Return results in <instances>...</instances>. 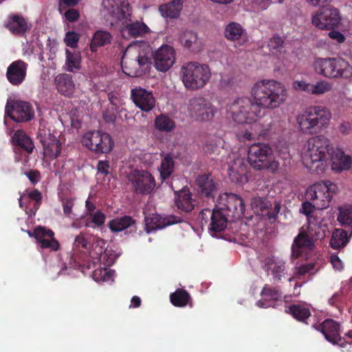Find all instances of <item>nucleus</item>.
<instances>
[{
	"label": "nucleus",
	"mask_w": 352,
	"mask_h": 352,
	"mask_svg": "<svg viewBox=\"0 0 352 352\" xmlns=\"http://www.w3.org/2000/svg\"><path fill=\"white\" fill-rule=\"evenodd\" d=\"M283 42L284 41L282 37L278 35H274L270 38L268 46L270 48V50L274 53L272 50H279L280 47H282Z\"/></svg>",
	"instance_id": "680f3d73"
},
{
	"label": "nucleus",
	"mask_w": 352,
	"mask_h": 352,
	"mask_svg": "<svg viewBox=\"0 0 352 352\" xmlns=\"http://www.w3.org/2000/svg\"><path fill=\"white\" fill-rule=\"evenodd\" d=\"M338 221L342 226L348 228L352 234V208H340Z\"/></svg>",
	"instance_id": "3c124183"
},
{
	"label": "nucleus",
	"mask_w": 352,
	"mask_h": 352,
	"mask_svg": "<svg viewBox=\"0 0 352 352\" xmlns=\"http://www.w3.org/2000/svg\"><path fill=\"white\" fill-rule=\"evenodd\" d=\"M248 162L256 170L276 172L279 162L276 160L272 147L268 144L254 143L249 146Z\"/></svg>",
	"instance_id": "0eeeda50"
},
{
	"label": "nucleus",
	"mask_w": 352,
	"mask_h": 352,
	"mask_svg": "<svg viewBox=\"0 0 352 352\" xmlns=\"http://www.w3.org/2000/svg\"><path fill=\"white\" fill-rule=\"evenodd\" d=\"M312 66L317 74L329 79L349 78L352 76V67L349 62L340 57H316Z\"/></svg>",
	"instance_id": "39448f33"
},
{
	"label": "nucleus",
	"mask_w": 352,
	"mask_h": 352,
	"mask_svg": "<svg viewBox=\"0 0 352 352\" xmlns=\"http://www.w3.org/2000/svg\"><path fill=\"white\" fill-rule=\"evenodd\" d=\"M220 200L224 202H219L218 206L230 217V221L242 217L245 212V204L241 197L234 193H226L220 197Z\"/></svg>",
	"instance_id": "dca6fc26"
},
{
	"label": "nucleus",
	"mask_w": 352,
	"mask_h": 352,
	"mask_svg": "<svg viewBox=\"0 0 352 352\" xmlns=\"http://www.w3.org/2000/svg\"><path fill=\"white\" fill-rule=\"evenodd\" d=\"M170 300L171 303L178 307H185L190 300L189 293L183 289H177L170 294Z\"/></svg>",
	"instance_id": "c03bdc74"
},
{
	"label": "nucleus",
	"mask_w": 352,
	"mask_h": 352,
	"mask_svg": "<svg viewBox=\"0 0 352 352\" xmlns=\"http://www.w3.org/2000/svg\"><path fill=\"white\" fill-rule=\"evenodd\" d=\"M5 26L12 34L19 36H23L30 30L25 19L19 14L9 15Z\"/></svg>",
	"instance_id": "c85d7f7f"
},
{
	"label": "nucleus",
	"mask_w": 352,
	"mask_h": 352,
	"mask_svg": "<svg viewBox=\"0 0 352 352\" xmlns=\"http://www.w3.org/2000/svg\"><path fill=\"white\" fill-rule=\"evenodd\" d=\"M74 245L76 248H82L85 250H89L90 248V242L88 239L85 237L84 233L80 232L75 238Z\"/></svg>",
	"instance_id": "13d9d810"
},
{
	"label": "nucleus",
	"mask_w": 352,
	"mask_h": 352,
	"mask_svg": "<svg viewBox=\"0 0 352 352\" xmlns=\"http://www.w3.org/2000/svg\"><path fill=\"white\" fill-rule=\"evenodd\" d=\"M175 162L172 153H166L162 160L159 168L160 177L162 180L168 179L174 171Z\"/></svg>",
	"instance_id": "ea45409f"
},
{
	"label": "nucleus",
	"mask_w": 352,
	"mask_h": 352,
	"mask_svg": "<svg viewBox=\"0 0 352 352\" xmlns=\"http://www.w3.org/2000/svg\"><path fill=\"white\" fill-rule=\"evenodd\" d=\"M110 165L109 162L107 160H100L97 164V170L98 173L103 174L104 176H107L109 173Z\"/></svg>",
	"instance_id": "69168bd1"
},
{
	"label": "nucleus",
	"mask_w": 352,
	"mask_h": 352,
	"mask_svg": "<svg viewBox=\"0 0 352 352\" xmlns=\"http://www.w3.org/2000/svg\"><path fill=\"white\" fill-rule=\"evenodd\" d=\"M135 59L136 60H133L130 63L138 65V67L142 71V73L146 70L151 64L150 58L145 55L139 54Z\"/></svg>",
	"instance_id": "4d7b16f0"
},
{
	"label": "nucleus",
	"mask_w": 352,
	"mask_h": 352,
	"mask_svg": "<svg viewBox=\"0 0 352 352\" xmlns=\"http://www.w3.org/2000/svg\"><path fill=\"white\" fill-rule=\"evenodd\" d=\"M314 209H317L314 203L311 201L307 200L302 204L300 212L306 215L307 219L308 225H318L321 223L320 219L312 215Z\"/></svg>",
	"instance_id": "37998d69"
},
{
	"label": "nucleus",
	"mask_w": 352,
	"mask_h": 352,
	"mask_svg": "<svg viewBox=\"0 0 352 352\" xmlns=\"http://www.w3.org/2000/svg\"><path fill=\"white\" fill-rule=\"evenodd\" d=\"M102 6L107 12V21L111 25H120L123 37L137 38L148 32L149 28L144 23L131 21L130 5L126 0H102Z\"/></svg>",
	"instance_id": "f03ea898"
},
{
	"label": "nucleus",
	"mask_w": 352,
	"mask_h": 352,
	"mask_svg": "<svg viewBox=\"0 0 352 352\" xmlns=\"http://www.w3.org/2000/svg\"><path fill=\"white\" fill-rule=\"evenodd\" d=\"M175 203L177 208L182 212L189 213L195 206V200L189 188H184L175 193Z\"/></svg>",
	"instance_id": "cd10ccee"
},
{
	"label": "nucleus",
	"mask_w": 352,
	"mask_h": 352,
	"mask_svg": "<svg viewBox=\"0 0 352 352\" xmlns=\"http://www.w3.org/2000/svg\"><path fill=\"white\" fill-rule=\"evenodd\" d=\"M312 327L320 331L329 342L334 345H338L343 350L349 351L345 336L341 337L340 335V326L338 322L332 319H326L321 324H315Z\"/></svg>",
	"instance_id": "ddd939ff"
},
{
	"label": "nucleus",
	"mask_w": 352,
	"mask_h": 352,
	"mask_svg": "<svg viewBox=\"0 0 352 352\" xmlns=\"http://www.w3.org/2000/svg\"><path fill=\"white\" fill-rule=\"evenodd\" d=\"M331 157V168L340 172L350 168L351 158L338 150L333 155V148L329 139L324 135H317L308 140V149L302 157L305 166L313 173L320 174L324 170V161Z\"/></svg>",
	"instance_id": "f257e3e1"
},
{
	"label": "nucleus",
	"mask_w": 352,
	"mask_h": 352,
	"mask_svg": "<svg viewBox=\"0 0 352 352\" xmlns=\"http://www.w3.org/2000/svg\"><path fill=\"white\" fill-rule=\"evenodd\" d=\"M111 39L112 36L109 32L104 30L96 31L93 36L90 44L91 52H96L98 47L110 43Z\"/></svg>",
	"instance_id": "4c0bfd02"
},
{
	"label": "nucleus",
	"mask_w": 352,
	"mask_h": 352,
	"mask_svg": "<svg viewBox=\"0 0 352 352\" xmlns=\"http://www.w3.org/2000/svg\"><path fill=\"white\" fill-rule=\"evenodd\" d=\"M245 30L241 24L236 22H230L224 29L225 38L230 41H236L241 39Z\"/></svg>",
	"instance_id": "58836bf2"
},
{
	"label": "nucleus",
	"mask_w": 352,
	"mask_h": 352,
	"mask_svg": "<svg viewBox=\"0 0 352 352\" xmlns=\"http://www.w3.org/2000/svg\"><path fill=\"white\" fill-rule=\"evenodd\" d=\"M255 204L259 208L263 216H265L269 220L276 221L280 210V204L277 201L272 203L267 199L258 197L256 199Z\"/></svg>",
	"instance_id": "c756f323"
},
{
	"label": "nucleus",
	"mask_w": 352,
	"mask_h": 352,
	"mask_svg": "<svg viewBox=\"0 0 352 352\" xmlns=\"http://www.w3.org/2000/svg\"><path fill=\"white\" fill-rule=\"evenodd\" d=\"M252 95L260 109H274L285 102L287 91L280 82L262 80L254 85Z\"/></svg>",
	"instance_id": "7ed1b4c3"
},
{
	"label": "nucleus",
	"mask_w": 352,
	"mask_h": 352,
	"mask_svg": "<svg viewBox=\"0 0 352 352\" xmlns=\"http://www.w3.org/2000/svg\"><path fill=\"white\" fill-rule=\"evenodd\" d=\"M289 313L298 321L308 324L307 319L311 316L309 308L301 305H293L289 307Z\"/></svg>",
	"instance_id": "79ce46f5"
},
{
	"label": "nucleus",
	"mask_w": 352,
	"mask_h": 352,
	"mask_svg": "<svg viewBox=\"0 0 352 352\" xmlns=\"http://www.w3.org/2000/svg\"><path fill=\"white\" fill-rule=\"evenodd\" d=\"M293 87L296 90H301L311 94L312 84L307 83L305 81H295Z\"/></svg>",
	"instance_id": "0e129e2a"
},
{
	"label": "nucleus",
	"mask_w": 352,
	"mask_h": 352,
	"mask_svg": "<svg viewBox=\"0 0 352 352\" xmlns=\"http://www.w3.org/2000/svg\"><path fill=\"white\" fill-rule=\"evenodd\" d=\"M230 110L234 121L238 124L255 122L258 118L261 117V109L248 97L234 100Z\"/></svg>",
	"instance_id": "1a4fd4ad"
},
{
	"label": "nucleus",
	"mask_w": 352,
	"mask_h": 352,
	"mask_svg": "<svg viewBox=\"0 0 352 352\" xmlns=\"http://www.w3.org/2000/svg\"><path fill=\"white\" fill-rule=\"evenodd\" d=\"M184 0H171L159 6V12L164 18L177 19L183 8Z\"/></svg>",
	"instance_id": "473e14b6"
},
{
	"label": "nucleus",
	"mask_w": 352,
	"mask_h": 352,
	"mask_svg": "<svg viewBox=\"0 0 352 352\" xmlns=\"http://www.w3.org/2000/svg\"><path fill=\"white\" fill-rule=\"evenodd\" d=\"M153 57L155 69L166 72L175 62V51L170 45H162L153 53Z\"/></svg>",
	"instance_id": "aec40b11"
},
{
	"label": "nucleus",
	"mask_w": 352,
	"mask_h": 352,
	"mask_svg": "<svg viewBox=\"0 0 352 352\" xmlns=\"http://www.w3.org/2000/svg\"><path fill=\"white\" fill-rule=\"evenodd\" d=\"M188 110L190 115L197 120L207 121L214 116L211 102L204 97H194L190 99Z\"/></svg>",
	"instance_id": "f3484780"
},
{
	"label": "nucleus",
	"mask_w": 352,
	"mask_h": 352,
	"mask_svg": "<svg viewBox=\"0 0 352 352\" xmlns=\"http://www.w3.org/2000/svg\"><path fill=\"white\" fill-rule=\"evenodd\" d=\"M201 226H208L213 232H219L227 227L228 222L230 221V217L227 216L225 211L221 210L218 206L210 210L203 209L199 214Z\"/></svg>",
	"instance_id": "f8f14e48"
},
{
	"label": "nucleus",
	"mask_w": 352,
	"mask_h": 352,
	"mask_svg": "<svg viewBox=\"0 0 352 352\" xmlns=\"http://www.w3.org/2000/svg\"><path fill=\"white\" fill-rule=\"evenodd\" d=\"M42 202V194L38 189L29 191L26 189L20 192L19 207L24 209L30 216L35 215Z\"/></svg>",
	"instance_id": "412c9836"
},
{
	"label": "nucleus",
	"mask_w": 352,
	"mask_h": 352,
	"mask_svg": "<svg viewBox=\"0 0 352 352\" xmlns=\"http://www.w3.org/2000/svg\"><path fill=\"white\" fill-rule=\"evenodd\" d=\"M180 43L190 52L197 53L202 48V42L197 36V33L191 30L184 31L179 38Z\"/></svg>",
	"instance_id": "2f4dec72"
},
{
	"label": "nucleus",
	"mask_w": 352,
	"mask_h": 352,
	"mask_svg": "<svg viewBox=\"0 0 352 352\" xmlns=\"http://www.w3.org/2000/svg\"><path fill=\"white\" fill-rule=\"evenodd\" d=\"M131 98L137 107L145 112L151 111L156 104V99L151 91L142 87L131 90Z\"/></svg>",
	"instance_id": "4be33fe9"
},
{
	"label": "nucleus",
	"mask_w": 352,
	"mask_h": 352,
	"mask_svg": "<svg viewBox=\"0 0 352 352\" xmlns=\"http://www.w3.org/2000/svg\"><path fill=\"white\" fill-rule=\"evenodd\" d=\"M315 267L316 264L312 262L296 266L294 272V276L288 278V281L292 283L295 279H300L307 274H315V272H312V271L315 270Z\"/></svg>",
	"instance_id": "de8ad7c7"
},
{
	"label": "nucleus",
	"mask_w": 352,
	"mask_h": 352,
	"mask_svg": "<svg viewBox=\"0 0 352 352\" xmlns=\"http://www.w3.org/2000/svg\"><path fill=\"white\" fill-rule=\"evenodd\" d=\"M221 140L218 138H210L204 146V151L207 155H219L221 148Z\"/></svg>",
	"instance_id": "864d4df0"
},
{
	"label": "nucleus",
	"mask_w": 352,
	"mask_h": 352,
	"mask_svg": "<svg viewBox=\"0 0 352 352\" xmlns=\"http://www.w3.org/2000/svg\"><path fill=\"white\" fill-rule=\"evenodd\" d=\"M40 142L43 148V155L50 160L57 158L61 153V143L55 135L49 133L41 135Z\"/></svg>",
	"instance_id": "bb28decb"
},
{
	"label": "nucleus",
	"mask_w": 352,
	"mask_h": 352,
	"mask_svg": "<svg viewBox=\"0 0 352 352\" xmlns=\"http://www.w3.org/2000/svg\"><path fill=\"white\" fill-rule=\"evenodd\" d=\"M28 64L22 60L12 62L7 68L6 77L14 86L20 85L25 79Z\"/></svg>",
	"instance_id": "a878e982"
},
{
	"label": "nucleus",
	"mask_w": 352,
	"mask_h": 352,
	"mask_svg": "<svg viewBox=\"0 0 352 352\" xmlns=\"http://www.w3.org/2000/svg\"><path fill=\"white\" fill-rule=\"evenodd\" d=\"M56 88L61 94L69 95L74 89L72 76L67 74H60L55 78Z\"/></svg>",
	"instance_id": "c9c22d12"
},
{
	"label": "nucleus",
	"mask_w": 352,
	"mask_h": 352,
	"mask_svg": "<svg viewBox=\"0 0 352 352\" xmlns=\"http://www.w3.org/2000/svg\"><path fill=\"white\" fill-rule=\"evenodd\" d=\"M242 161L240 159H238L234 162V164L230 166L228 168V174L232 180H236L238 182L239 177L242 175V170L243 167H241Z\"/></svg>",
	"instance_id": "6e6d98bb"
},
{
	"label": "nucleus",
	"mask_w": 352,
	"mask_h": 352,
	"mask_svg": "<svg viewBox=\"0 0 352 352\" xmlns=\"http://www.w3.org/2000/svg\"><path fill=\"white\" fill-rule=\"evenodd\" d=\"M34 238L41 249L56 252L60 249V243L54 237L52 230L38 226L34 228Z\"/></svg>",
	"instance_id": "b1692460"
},
{
	"label": "nucleus",
	"mask_w": 352,
	"mask_h": 352,
	"mask_svg": "<svg viewBox=\"0 0 352 352\" xmlns=\"http://www.w3.org/2000/svg\"><path fill=\"white\" fill-rule=\"evenodd\" d=\"M179 75L184 87L192 91L203 88L211 78L209 66L196 61L184 64Z\"/></svg>",
	"instance_id": "423d86ee"
},
{
	"label": "nucleus",
	"mask_w": 352,
	"mask_h": 352,
	"mask_svg": "<svg viewBox=\"0 0 352 352\" xmlns=\"http://www.w3.org/2000/svg\"><path fill=\"white\" fill-rule=\"evenodd\" d=\"M333 85L327 80H320L316 84H312L311 94L322 95L332 89Z\"/></svg>",
	"instance_id": "5fc2aeb1"
},
{
	"label": "nucleus",
	"mask_w": 352,
	"mask_h": 352,
	"mask_svg": "<svg viewBox=\"0 0 352 352\" xmlns=\"http://www.w3.org/2000/svg\"><path fill=\"white\" fill-rule=\"evenodd\" d=\"M79 16L80 14L78 11L73 8L69 9L65 13L66 19L70 22H74L77 21L79 18Z\"/></svg>",
	"instance_id": "338daca9"
},
{
	"label": "nucleus",
	"mask_w": 352,
	"mask_h": 352,
	"mask_svg": "<svg viewBox=\"0 0 352 352\" xmlns=\"http://www.w3.org/2000/svg\"><path fill=\"white\" fill-rule=\"evenodd\" d=\"M63 212L67 217H70L72 213V208L74 206V199L66 197L62 199Z\"/></svg>",
	"instance_id": "052dcab7"
},
{
	"label": "nucleus",
	"mask_w": 352,
	"mask_h": 352,
	"mask_svg": "<svg viewBox=\"0 0 352 352\" xmlns=\"http://www.w3.org/2000/svg\"><path fill=\"white\" fill-rule=\"evenodd\" d=\"M133 60H136V59H128L126 58H122V68L123 72L130 76H138L142 75V71L138 69V65L135 63H130Z\"/></svg>",
	"instance_id": "603ef678"
},
{
	"label": "nucleus",
	"mask_w": 352,
	"mask_h": 352,
	"mask_svg": "<svg viewBox=\"0 0 352 352\" xmlns=\"http://www.w3.org/2000/svg\"><path fill=\"white\" fill-rule=\"evenodd\" d=\"M135 225V220L131 216L124 215L117 217L108 223V228L111 232L116 233L123 231Z\"/></svg>",
	"instance_id": "72a5a7b5"
},
{
	"label": "nucleus",
	"mask_w": 352,
	"mask_h": 352,
	"mask_svg": "<svg viewBox=\"0 0 352 352\" xmlns=\"http://www.w3.org/2000/svg\"><path fill=\"white\" fill-rule=\"evenodd\" d=\"M65 69L69 72L75 73L80 69L81 56L77 51L72 52L68 49L65 50Z\"/></svg>",
	"instance_id": "e433bc0d"
},
{
	"label": "nucleus",
	"mask_w": 352,
	"mask_h": 352,
	"mask_svg": "<svg viewBox=\"0 0 352 352\" xmlns=\"http://www.w3.org/2000/svg\"><path fill=\"white\" fill-rule=\"evenodd\" d=\"M81 142L84 146L97 154L110 153L114 144L109 134L98 130L85 133Z\"/></svg>",
	"instance_id": "9b49d317"
},
{
	"label": "nucleus",
	"mask_w": 352,
	"mask_h": 352,
	"mask_svg": "<svg viewBox=\"0 0 352 352\" xmlns=\"http://www.w3.org/2000/svg\"><path fill=\"white\" fill-rule=\"evenodd\" d=\"M105 219L106 214L98 210L86 218L85 226L91 228L100 227L104 225Z\"/></svg>",
	"instance_id": "09e8293b"
},
{
	"label": "nucleus",
	"mask_w": 352,
	"mask_h": 352,
	"mask_svg": "<svg viewBox=\"0 0 352 352\" xmlns=\"http://www.w3.org/2000/svg\"><path fill=\"white\" fill-rule=\"evenodd\" d=\"M182 217L169 214L162 216L159 214H153L145 218V229L147 233L151 231L162 229L166 226L182 223Z\"/></svg>",
	"instance_id": "5701e85b"
},
{
	"label": "nucleus",
	"mask_w": 352,
	"mask_h": 352,
	"mask_svg": "<svg viewBox=\"0 0 352 352\" xmlns=\"http://www.w3.org/2000/svg\"><path fill=\"white\" fill-rule=\"evenodd\" d=\"M195 186L200 198L214 200L218 190V183L212 174L199 175L195 179Z\"/></svg>",
	"instance_id": "6ab92c4d"
},
{
	"label": "nucleus",
	"mask_w": 352,
	"mask_h": 352,
	"mask_svg": "<svg viewBox=\"0 0 352 352\" xmlns=\"http://www.w3.org/2000/svg\"><path fill=\"white\" fill-rule=\"evenodd\" d=\"M104 245L105 242L103 239H96L93 241L92 246L96 249L98 248L96 253L98 255L99 261L106 267L113 265L116 260V256L112 250L105 249L103 252Z\"/></svg>",
	"instance_id": "7c9ffc66"
},
{
	"label": "nucleus",
	"mask_w": 352,
	"mask_h": 352,
	"mask_svg": "<svg viewBox=\"0 0 352 352\" xmlns=\"http://www.w3.org/2000/svg\"><path fill=\"white\" fill-rule=\"evenodd\" d=\"M261 296L264 298L265 300H278L282 298V293L278 287H272L265 284L261 292Z\"/></svg>",
	"instance_id": "8fccbe9b"
},
{
	"label": "nucleus",
	"mask_w": 352,
	"mask_h": 352,
	"mask_svg": "<svg viewBox=\"0 0 352 352\" xmlns=\"http://www.w3.org/2000/svg\"><path fill=\"white\" fill-rule=\"evenodd\" d=\"M265 272L274 284H279L288 276L286 263L282 260L270 258L265 264Z\"/></svg>",
	"instance_id": "393cba45"
},
{
	"label": "nucleus",
	"mask_w": 352,
	"mask_h": 352,
	"mask_svg": "<svg viewBox=\"0 0 352 352\" xmlns=\"http://www.w3.org/2000/svg\"><path fill=\"white\" fill-rule=\"evenodd\" d=\"M340 19L338 9L333 6H326L320 8L313 16L312 23L321 30H331L340 23Z\"/></svg>",
	"instance_id": "2eb2a0df"
},
{
	"label": "nucleus",
	"mask_w": 352,
	"mask_h": 352,
	"mask_svg": "<svg viewBox=\"0 0 352 352\" xmlns=\"http://www.w3.org/2000/svg\"><path fill=\"white\" fill-rule=\"evenodd\" d=\"M155 126L160 131L170 132L175 128V124L168 116L160 114L155 120Z\"/></svg>",
	"instance_id": "49530a36"
},
{
	"label": "nucleus",
	"mask_w": 352,
	"mask_h": 352,
	"mask_svg": "<svg viewBox=\"0 0 352 352\" xmlns=\"http://www.w3.org/2000/svg\"><path fill=\"white\" fill-rule=\"evenodd\" d=\"M13 144L28 153H32L34 145L31 138L22 130L16 131L12 138Z\"/></svg>",
	"instance_id": "f704fd0d"
},
{
	"label": "nucleus",
	"mask_w": 352,
	"mask_h": 352,
	"mask_svg": "<svg viewBox=\"0 0 352 352\" xmlns=\"http://www.w3.org/2000/svg\"><path fill=\"white\" fill-rule=\"evenodd\" d=\"M6 113L16 122H25L31 120L34 116V111L30 103L21 100H8Z\"/></svg>",
	"instance_id": "4468645a"
},
{
	"label": "nucleus",
	"mask_w": 352,
	"mask_h": 352,
	"mask_svg": "<svg viewBox=\"0 0 352 352\" xmlns=\"http://www.w3.org/2000/svg\"><path fill=\"white\" fill-rule=\"evenodd\" d=\"M134 191L137 194L149 195L155 189L154 177L146 170H135L130 179Z\"/></svg>",
	"instance_id": "a211bd4d"
},
{
	"label": "nucleus",
	"mask_w": 352,
	"mask_h": 352,
	"mask_svg": "<svg viewBox=\"0 0 352 352\" xmlns=\"http://www.w3.org/2000/svg\"><path fill=\"white\" fill-rule=\"evenodd\" d=\"M103 119L106 122L113 123L116 120V115L113 111L107 109L103 113Z\"/></svg>",
	"instance_id": "774afa93"
},
{
	"label": "nucleus",
	"mask_w": 352,
	"mask_h": 352,
	"mask_svg": "<svg viewBox=\"0 0 352 352\" xmlns=\"http://www.w3.org/2000/svg\"><path fill=\"white\" fill-rule=\"evenodd\" d=\"M336 189V184L329 180L317 182L307 188L305 197L314 203L318 210H324L329 206Z\"/></svg>",
	"instance_id": "9d476101"
},
{
	"label": "nucleus",
	"mask_w": 352,
	"mask_h": 352,
	"mask_svg": "<svg viewBox=\"0 0 352 352\" xmlns=\"http://www.w3.org/2000/svg\"><path fill=\"white\" fill-rule=\"evenodd\" d=\"M79 36L74 32H68L65 34L64 41L67 46L75 48L77 47Z\"/></svg>",
	"instance_id": "bf43d9fd"
},
{
	"label": "nucleus",
	"mask_w": 352,
	"mask_h": 352,
	"mask_svg": "<svg viewBox=\"0 0 352 352\" xmlns=\"http://www.w3.org/2000/svg\"><path fill=\"white\" fill-rule=\"evenodd\" d=\"M24 175L28 177L32 184L35 185L41 180V173L38 170H30L25 172Z\"/></svg>",
	"instance_id": "e2e57ef3"
},
{
	"label": "nucleus",
	"mask_w": 352,
	"mask_h": 352,
	"mask_svg": "<svg viewBox=\"0 0 352 352\" xmlns=\"http://www.w3.org/2000/svg\"><path fill=\"white\" fill-rule=\"evenodd\" d=\"M349 242L347 232L344 230L336 229L331 239V246L333 249L344 247Z\"/></svg>",
	"instance_id": "a18cd8bd"
},
{
	"label": "nucleus",
	"mask_w": 352,
	"mask_h": 352,
	"mask_svg": "<svg viewBox=\"0 0 352 352\" xmlns=\"http://www.w3.org/2000/svg\"><path fill=\"white\" fill-rule=\"evenodd\" d=\"M324 236V232L318 225H308L306 230L302 227L292 245V256L297 258L302 256V250H312L316 241Z\"/></svg>",
	"instance_id": "6e6552de"
},
{
	"label": "nucleus",
	"mask_w": 352,
	"mask_h": 352,
	"mask_svg": "<svg viewBox=\"0 0 352 352\" xmlns=\"http://www.w3.org/2000/svg\"><path fill=\"white\" fill-rule=\"evenodd\" d=\"M260 128V126L256 122L251 126V130L254 132L250 131L248 129L244 131H241L238 133L237 136L240 141H246V140H252L255 138V137L265 138L269 134V129H263L260 132H257L256 129Z\"/></svg>",
	"instance_id": "a19ab883"
},
{
	"label": "nucleus",
	"mask_w": 352,
	"mask_h": 352,
	"mask_svg": "<svg viewBox=\"0 0 352 352\" xmlns=\"http://www.w3.org/2000/svg\"><path fill=\"white\" fill-rule=\"evenodd\" d=\"M331 113L322 106L314 105L302 109L296 116L299 131L304 135L320 133L329 126Z\"/></svg>",
	"instance_id": "20e7f679"
}]
</instances>
